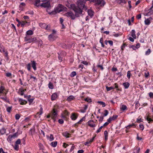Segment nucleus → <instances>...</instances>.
Segmentation results:
<instances>
[{
    "instance_id": "nucleus-20",
    "label": "nucleus",
    "mask_w": 153,
    "mask_h": 153,
    "mask_svg": "<svg viewBox=\"0 0 153 153\" xmlns=\"http://www.w3.org/2000/svg\"><path fill=\"white\" fill-rule=\"evenodd\" d=\"M31 64L32 66L34 71H36V62L33 60L31 61Z\"/></svg>"
},
{
    "instance_id": "nucleus-33",
    "label": "nucleus",
    "mask_w": 153,
    "mask_h": 153,
    "mask_svg": "<svg viewBox=\"0 0 153 153\" xmlns=\"http://www.w3.org/2000/svg\"><path fill=\"white\" fill-rule=\"evenodd\" d=\"M6 129L4 128H3L0 129V134L3 135L6 133Z\"/></svg>"
},
{
    "instance_id": "nucleus-32",
    "label": "nucleus",
    "mask_w": 153,
    "mask_h": 153,
    "mask_svg": "<svg viewBox=\"0 0 153 153\" xmlns=\"http://www.w3.org/2000/svg\"><path fill=\"white\" fill-rule=\"evenodd\" d=\"M131 36L133 37L134 39L136 38V36L135 34V31L134 30H131Z\"/></svg>"
},
{
    "instance_id": "nucleus-22",
    "label": "nucleus",
    "mask_w": 153,
    "mask_h": 153,
    "mask_svg": "<svg viewBox=\"0 0 153 153\" xmlns=\"http://www.w3.org/2000/svg\"><path fill=\"white\" fill-rule=\"evenodd\" d=\"M58 59L60 62H62V52H59L58 53Z\"/></svg>"
},
{
    "instance_id": "nucleus-3",
    "label": "nucleus",
    "mask_w": 153,
    "mask_h": 153,
    "mask_svg": "<svg viewBox=\"0 0 153 153\" xmlns=\"http://www.w3.org/2000/svg\"><path fill=\"white\" fill-rule=\"evenodd\" d=\"M85 1L83 0H79L78 1L77 6L82 9L86 10H87V7L85 5Z\"/></svg>"
},
{
    "instance_id": "nucleus-13",
    "label": "nucleus",
    "mask_w": 153,
    "mask_h": 153,
    "mask_svg": "<svg viewBox=\"0 0 153 153\" xmlns=\"http://www.w3.org/2000/svg\"><path fill=\"white\" fill-rule=\"evenodd\" d=\"M40 26L43 28H45L46 30H48L50 29L48 25L44 23H40L39 24Z\"/></svg>"
},
{
    "instance_id": "nucleus-61",
    "label": "nucleus",
    "mask_w": 153,
    "mask_h": 153,
    "mask_svg": "<svg viewBox=\"0 0 153 153\" xmlns=\"http://www.w3.org/2000/svg\"><path fill=\"white\" fill-rule=\"evenodd\" d=\"M21 141L20 139H18L15 142V144L19 145L21 143Z\"/></svg>"
},
{
    "instance_id": "nucleus-16",
    "label": "nucleus",
    "mask_w": 153,
    "mask_h": 153,
    "mask_svg": "<svg viewBox=\"0 0 153 153\" xmlns=\"http://www.w3.org/2000/svg\"><path fill=\"white\" fill-rule=\"evenodd\" d=\"M136 125L134 123H132V124L128 125V126L125 127V128H126V132L127 133L128 132L127 130L129 129L131 127L135 128L136 127Z\"/></svg>"
},
{
    "instance_id": "nucleus-59",
    "label": "nucleus",
    "mask_w": 153,
    "mask_h": 153,
    "mask_svg": "<svg viewBox=\"0 0 153 153\" xmlns=\"http://www.w3.org/2000/svg\"><path fill=\"white\" fill-rule=\"evenodd\" d=\"M19 145L15 144L14 147V149L17 151H18L19 149Z\"/></svg>"
},
{
    "instance_id": "nucleus-62",
    "label": "nucleus",
    "mask_w": 153,
    "mask_h": 153,
    "mask_svg": "<svg viewBox=\"0 0 153 153\" xmlns=\"http://www.w3.org/2000/svg\"><path fill=\"white\" fill-rule=\"evenodd\" d=\"M57 13L56 11V10L55 9L54 11H53L52 12L49 13V14L50 15H55Z\"/></svg>"
},
{
    "instance_id": "nucleus-31",
    "label": "nucleus",
    "mask_w": 153,
    "mask_h": 153,
    "mask_svg": "<svg viewBox=\"0 0 153 153\" xmlns=\"http://www.w3.org/2000/svg\"><path fill=\"white\" fill-rule=\"evenodd\" d=\"M120 109L121 111H123L125 110H127L128 109L126 105H123L120 108Z\"/></svg>"
},
{
    "instance_id": "nucleus-50",
    "label": "nucleus",
    "mask_w": 153,
    "mask_h": 153,
    "mask_svg": "<svg viewBox=\"0 0 153 153\" xmlns=\"http://www.w3.org/2000/svg\"><path fill=\"white\" fill-rule=\"evenodd\" d=\"M143 119H142L141 118H139V117L137 119L136 122H137V123H140V122H143Z\"/></svg>"
},
{
    "instance_id": "nucleus-27",
    "label": "nucleus",
    "mask_w": 153,
    "mask_h": 153,
    "mask_svg": "<svg viewBox=\"0 0 153 153\" xmlns=\"http://www.w3.org/2000/svg\"><path fill=\"white\" fill-rule=\"evenodd\" d=\"M115 1L118 4H121V3L126 4V0H115Z\"/></svg>"
},
{
    "instance_id": "nucleus-14",
    "label": "nucleus",
    "mask_w": 153,
    "mask_h": 153,
    "mask_svg": "<svg viewBox=\"0 0 153 153\" xmlns=\"http://www.w3.org/2000/svg\"><path fill=\"white\" fill-rule=\"evenodd\" d=\"M56 37L55 35L53 34V33L50 34L48 37V40L50 41H53L55 40Z\"/></svg>"
},
{
    "instance_id": "nucleus-17",
    "label": "nucleus",
    "mask_w": 153,
    "mask_h": 153,
    "mask_svg": "<svg viewBox=\"0 0 153 153\" xmlns=\"http://www.w3.org/2000/svg\"><path fill=\"white\" fill-rule=\"evenodd\" d=\"M146 16H153V10L150 8L148 10V12L146 13Z\"/></svg>"
},
{
    "instance_id": "nucleus-39",
    "label": "nucleus",
    "mask_w": 153,
    "mask_h": 153,
    "mask_svg": "<svg viewBox=\"0 0 153 153\" xmlns=\"http://www.w3.org/2000/svg\"><path fill=\"white\" fill-rule=\"evenodd\" d=\"M19 91H20L21 92L20 95L22 96H23L24 94V93L26 91V89H23L20 88L19 89Z\"/></svg>"
},
{
    "instance_id": "nucleus-10",
    "label": "nucleus",
    "mask_w": 153,
    "mask_h": 153,
    "mask_svg": "<svg viewBox=\"0 0 153 153\" xmlns=\"http://www.w3.org/2000/svg\"><path fill=\"white\" fill-rule=\"evenodd\" d=\"M88 125L91 127L94 128L96 126V124L93 120H90L87 123Z\"/></svg>"
},
{
    "instance_id": "nucleus-43",
    "label": "nucleus",
    "mask_w": 153,
    "mask_h": 153,
    "mask_svg": "<svg viewBox=\"0 0 153 153\" xmlns=\"http://www.w3.org/2000/svg\"><path fill=\"white\" fill-rule=\"evenodd\" d=\"M106 88L107 91H108L112 89H114V88L112 86L108 87L107 86H106Z\"/></svg>"
},
{
    "instance_id": "nucleus-5",
    "label": "nucleus",
    "mask_w": 153,
    "mask_h": 153,
    "mask_svg": "<svg viewBox=\"0 0 153 153\" xmlns=\"http://www.w3.org/2000/svg\"><path fill=\"white\" fill-rule=\"evenodd\" d=\"M70 114V112L67 110H65L61 114V117L64 120H67Z\"/></svg>"
},
{
    "instance_id": "nucleus-24",
    "label": "nucleus",
    "mask_w": 153,
    "mask_h": 153,
    "mask_svg": "<svg viewBox=\"0 0 153 153\" xmlns=\"http://www.w3.org/2000/svg\"><path fill=\"white\" fill-rule=\"evenodd\" d=\"M114 85L115 87L114 88V89H116V91H122V88H121L119 87L117 83H115L114 84Z\"/></svg>"
},
{
    "instance_id": "nucleus-37",
    "label": "nucleus",
    "mask_w": 153,
    "mask_h": 153,
    "mask_svg": "<svg viewBox=\"0 0 153 153\" xmlns=\"http://www.w3.org/2000/svg\"><path fill=\"white\" fill-rule=\"evenodd\" d=\"M13 139V138L11 135H10L7 138V140L10 143L12 141Z\"/></svg>"
},
{
    "instance_id": "nucleus-63",
    "label": "nucleus",
    "mask_w": 153,
    "mask_h": 153,
    "mask_svg": "<svg viewBox=\"0 0 153 153\" xmlns=\"http://www.w3.org/2000/svg\"><path fill=\"white\" fill-rule=\"evenodd\" d=\"M20 116L19 114H16L15 115V119L16 120H18L20 118Z\"/></svg>"
},
{
    "instance_id": "nucleus-25",
    "label": "nucleus",
    "mask_w": 153,
    "mask_h": 153,
    "mask_svg": "<svg viewBox=\"0 0 153 153\" xmlns=\"http://www.w3.org/2000/svg\"><path fill=\"white\" fill-rule=\"evenodd\" d=\"M88 15L91 18H92L94 15V12L91 9H89L88 10Z\"/></svg>"
},
{
    "instance_id": "nucleus-34",
    "label": "nucleus",
    "mask_w": 153,
    "mask_h": 153,
    "mask_svg": "<svg viewBox=\"0 0 153 153\" xmlns=\"http://www.w3.org/2000/svg\"><path fill=\"white\" fill-rule=\"evenodd\" d=\"M88 108V105H85L83 109H81L80 110V112L82 113H84L86 112V110Z\"/></svg>"
},
{
    "instance_id": "nucleus-36",
    "label": "nucleus",
    "mask_w": 153,
    "mask_h": 153,
    "mask_svg": "<svg viewBox=\"0 0 153 153\" xmlns=\"http://www.w3.org/2000/svg\"><path fill=\"white\" fill-rule=\"evenodd\" d=\"M26 68L28 71H30L31 68V64L30 63H29L26 65Z\"/></svg>"
},
{
    "instance_id": "nucleus-26",
    "label": "nucleus",
    "mask_w": 153,
    "mask_h": 153,
    "mask_svg": "<svg viewBox=\"0 0 153 153\" xmlns=\"http://www.w3.org/2000/svg\"><path fill=\"white\" fill-rule=\"evenodd\" d=\"M62 135L66 137V138H68L70 137V136L71 135V134L69 133L68 132L65 131L62 133Z\"/></svg>"
},
{
    "instance_id": "nucleus-64",
    "label": "nucleus",
    "mask_w": 153,
    "mask_h": 153,
    "mask_svg": "<svg viewBox=\"0 0 153 153\" xmlns=\"http://www.w3.org/2000/svg\"><path fill=\"white\" fill-rule=\"evenodd\" d=\"M139 127L140 128V129L143 131L144 129V126L143 124H140L139 125Z\"/></svg>"
},
{
    "instance_id": "nucleus-8",
    "label": "nucleus",
    "mask_w": 153,
    "mask_h": 153,
    "mask_svg": "<svg viewBox=\"0 0 153 153\" xmlns=\"http://www.w3.org/2000/svg\"><path fill=\"white\" fill-rule=\"evenodd\" d=\"M94 5L95 6H99L102 7L105 4V2L104 0H95Z\"/></svg>"
},
{
    "instance_id": "nucleus-47",
    "label": "nucleus",
    "mask_w": 153,
    "mask_h": 153,
    "mask_svg": "<svg viewBox=\"0 0 153 153\" xmlns=\"http://www.w3.org/2000/svg\"><path fill=\"white\" fill-rule=\"evenodd\" d=\"M19 135L18 132L13 134V135H11L13 138H15L18 137Z\"/></svg>"
},
{
    "instance_id": "nucleus-51",
    "label": "nucleus",
    "mask_w": 153,
    "mask_h": 153,
    "mask_svg": "<svg viewBox=\"0 0 153 153\" xmlns=\"http://www.w3.org/2000/svg\"><path fill=\"white\" fill-rule=\"evenodd\" d=\"M43 108L41 107L40 109L39 112H38L37 114H39L40 115H41L43 113Z\"/></svg>"
},
{
    "instance_id": "nucleus-48",
    "label": "nucleus",
    "mask_w": 153,
    "mask_h": 153,
    "mask_svg": "<svg viewBox=\"0 0 153 153\" xmlns=\"http://www.w3.org/2000/svg\"><path fill=\"white\" fill-rule=\"evenodd\" d=\"M76 73L75 71H73L70 74V76L71 77H74L75 76H76Z\"/></svg>"
},
{
    "instance_id": "nucleus-11",
    "label": "nucleus",
    "mask_w": 153,
    "mask_h": 153,
    "mask_svg": "<svg viewBox=\"0 0 153 153\" xmlns=\"http://www.w3.org/2000/svg\"><path fill=\"white\" fill-rule=\"evenodd\" d=\"M7 90L5 89L4 86H0V96L3 95Z\"/></svg>"
},
{
    "instance_id": "nucleus-57",
    "label": "nucleus",
    "mask_w": 153,
    "mask_h": 153,
    "mask_svg": "<svg viewBox=\"0 0 153 153\" xmlns=\"http://www.w3.org/2000/svg\"><path fill=\"white\" fill-rule=\"evenodd\" d=\"M25 14H30L31 15H33V11L31 10L28 11L25 13Z\"/></svg>"
},
{
    "instance_id": "nucleus-2",
    "label": "nucleus",
    "mask_w": 153,
    "mask_h": 153,
    "mask_svg": "<svg viewBox=\"0 0 153 153\" xmlns=\"http://www.w3.org/2000/svg\"><path fill=\"white\" fill-rule=\"evenodd\" d=\"M58 107L55 106L51 112V118L53 120L54 122L56 121V118L58 115Z\"/></svg>"
},
{
    "instance_id": "nucleus-19",
    "label": "nucleus",
    "mask_w": 153,
    "mask_h": 153,
    "mask_svg": "<svg viewBox=\"0 0 153 153\" xmlns=\"http://www.w3.org/2000/svg\"><path fill=\"white\" fill-rule=\"evenodd\" d=\"M58 96L56 92L53 93L51 96V100L53 101L55 100L57 98Z\"/></svg>"
},
{
    "instance_id": "nucleus-21",
    "label": "nucleus",
    "mask_w": 153,
    "mask_h": 153,
    "mask_svg": "<svg viewBox=\"0 0 153 153\" xmlns=\"http://www.w3.org/2000/svg\"><path fill=\"white\" fill-rule=\"evenodd\" d=\"M152 18L151 17H149V18L145 19L144 21L145 24L146 25H149L151 23L150 21L152 20Z\"/></svg>"
},
{
    "instance_id": "nucleus-23",
    "label": "nucleus",
    "mask_w": 153,
    "mask_h": 153,
    "mask_svg": "<svg viewBox=\"0 0 153 153\" xmlns=\"http://www.w3.org/2000/svg\"><path fill=\"white\" fill-rule=\"evenodd\" d=\"M7 92L8 91H6V92H5L4 93V94L3 95L4 96V98H3V100L4 102H7L8 103H9V101L7 99Z\"/></svg>"
},
{
    "instance_id": "nucleus-15",
    "label": "nucleus",
    "mask_w": 153,
    "mask_h": 153,
    "mask_svg": "<svg viewBox=\"0 0 153 153\" xmlns=\"http://www.w3.org/2000/svg\"><path fill=\"white\" fill-rule=\"evenodd\" d=\"M21 26L22 27H27L29 25L30 23L27 22V21H22L20 24Z\"/></svg>"
},
{
    "instance_id": "nucleus-12",
    "label": "nucleus",
    "mask_w": 153,
    "mask_h": 153,
    "mask_svg": "<svg viewBox=\"0 0 153 153\" xmlns=\"http://www.w3.org/2000/svg\"><path fill=\"white\" fill-rule=\"evenodd\" d=\"M41 6L44 7L48 8L50 7V3L49 1H45Z\"/></svg>"
},
{
    "instance_id": "nucleus-46",
    "label": "nucleus",
    "mask_w": 153,
    "mask_h": 153,
    "mask_svg": "<svg viewBox=\"0 0 153 153\" xmlns=\"http://www.w3.org/2000/svg\"><path fill=\"white\" fill-rule=\"evenodd\" d=\"M130 72H131L130 71H129L127 72V77L129 79H130L131 76V73Z\"/></svg>"
},
{
    "instance_id": "nucleus-38",
    "label": "nucleus",
    "mask_w": 153,
    "mask_h": 153,
    "mask_svg": "<svg viewBox=\"0 0 153 153\" xmlns=\"http://www.w3.org/2000/svg\"><path fill=\"white\" fill-rule=\"evenodd\" d=\"M57 143V141L53 142L51 143V145L52 147H55L56 146Z\"/></svg>"
},
{
    "instance_id": "nucleus-44",
    "label": "nucleus",
    "mask_w": 153,
    "mask_h": 153,
    "mask_svg": "<svg viewBox=\"0 0 153 153\" xmlns=\"http://www.w3.org/2000/svg\"><path fill=\"white\" fill-rule=\"evenodd\" d=\"M127 45L125 43H123V45H121V49L122 50V51H123L124 50V48H125L126 46Z\"/></svg>"
},
{
    "instance_id": "nucleus-54",
    "label": "nucleus",
    "mask_w": 153,
    "mask_h": 153,
    "mask_svg": "<svg viewBox=\"0 0 153 153\" xmlns=\"http://www.w3.org/2000/svg\"><path fill=\"white\" fill-rule=\"evenodd\" d=\"M151 52V51L150 49H149L147 50L145 52V55H149Z\"/></svg>"
},
{
    "instance_id": "nucleus-41",
    "label": "nucleus",
    "mask_w": 153,
    "mask_h": 153,
    "mask_svg": "<svg viewBox=\"0 0 153 153\" xmlns=\"http://www.w3.org/2000/svg\"><path fill=\"white\" fill-rule=\"evenodd\" d=\"M48 87L50 89H53V84L51 82H50L48 83Z\"/></svg>"
},
{
    "instance_id": "nucleus-28",
    "label": "nucleus",
    "mask_w": 153,
    "mask_h": 153,
    "mask_svg": "<svg viewBox=\"0 0 153 153\" xmlns=\"http://www.w3.org/2000/svg\"><path fill=\"white\" fill-rule=\"evenodd\" d=\"M33 32L32 30H29L26 32L25 37L27 36H29V35H32L33 34Z\"/></svg>"
},
{
    "instance_id": "nucleus-1",
    "label": "nucleus",
    "mask_w": 153,
    "mask_h": 153,
    "mask_svg": "<svg viewBox=\"0 0 153 153\" xmlns=\"http://www.w3.org/2000/svg\"><path fill=\"white\" fill-rule=\"evenodd\" d=\"M71 7L72 8L73 10L75 13V15L76 17H79V15L82 13V9L78 6H75L74 4L71 6Z\"/></svg>"
},
{
    "instance_id": "nucleus-60",
    "label": "nucleus",
    "mask_w": 153,
    "mask_h": 153,
    "mask_svg": "<svg viewBox=\"0 0 153 153\" xmlns=\"http://www.w3.org/2000/svg\"><path fill=\"white\" fill-rule=\"evenodd\" d=\"M103 127V126H100L97 131L96 133H98L100 132L101 131V129Z\"/></svg>"
},
{
    "instance_id": "nucleus-30",
    "label": "nucleus",
    "mask_w": 153,
    "mask_h": 153,
    "mask_svg": "<svg viewBox=\"0 0 153 153\" xmlns=\"http://www.w3.org/2000/svg\"><path fill=\"white\" fill-rule=\"evenodd\" d=\"M75 98L74 96L73 95H70L68 97L67 99V100L68 101L70 102L74 100Z\"/></svg>"
},
{
    "instance_id": "nucleus-42",
    "label": "nucleus",
    "mask_w": 153,
    "mask_h": 153,
    "mask_svg": "<svg viewBox=\"0 0 153 153\" xmlns=\"http://www.w3.org/2000/svg\"><path fill=\"white\" fill-rule=\"evenodd\" d=\"M146 119L148 122L149 123L151 122H153V119H152L151 118L149 117L148 116H147L146 117Z\"/></svg>"
},
{
    "instance_id": "nucleus-56",
    "label": "nucleus",
    "mask_w": 153,
    "mask_h": 153,
    "mask_svg": "<svg viewBox=\"0 0 153 153\" xmlns=\"http://www.w3.org/2000/svg\"><path fill=\"white\" fill-rule=\"evenodd\" d=\"M12 107H8L7 108L6 110L7 112H8L10 113L11 110L12 109Z\"/></svg>"
},
{
    "instance_id": "nucleus-35",
    "label": "nucleus",
    "mask_w": 153,
    "mask_h": 153,
    "mask_svg": "<svg viewBox=\"0 0 153 153\" xmlns=\"http://www.w3.org/2000/svg\"><path fill=\"white\" fill-rule=\"evenodd\" d=\"M108 133L107 131H105L104 132V135L105 139V141H107L108 139Z\"/></svg>"
},
{
    "instance_id": "nucleus-49",
    "label": "nucleus",
    "mask_w": 153,
    "mask_h": 153,
    "mask_svg": "<svg viewBox=\"0 0 153 153\" xmlns=\"http://www.w3.org/2000/svg\"><path fill=\"white\" fill-rule=\"evenodd\" d=\"M35 3L34 4V5L36 6H39V4H38L40 2V0H35Z\"/></svg>"
},
{
    "instance_id": "nucleus-18",
    "label": "nucleus",
    "mask_w": 153,
    "mask_h": 153,
    "mask_svg": "<svg viewBox=\"0 0 153 153\" xmlns=\"http://www.w3.org/2000/svg\"><path fill=\"white\" fill-rule=\"evenodd\" d=\"M18 101L21 105H25L27 103V102L21 98H19Z\"/></svg>"
},
{
    "instance_id": "nucleus-7",
    "label": "nucleus",
    "mask_w": 153,
    "mask_h": 153,
    "mask_svg": "<svg viewBox=\"0 0 153 153\" xmlns=\"http://www.w3.org/2000/svg\"><path fill=\"white\" fill-rule=\"evenodd\" d=\"M64 15L73 20L76 17L75 15L71 11L65 13Z\"/></svg>"
},
{
    "instance_id": "nucleus-9",
    "label": "nucleus",
    "mask_w": 153,
    "mask_h": 153,
    "mask_svg": "<svg viewBox=\"0 0 153 153\" xmlns=\"http://www.w3.org/2000/svg\"><path fill=\"white\" fill-rule=\"evenodd\" d=\"M79 116V114L77 113H72L71 114L70 118L72 120H76Z\"/></svg>"
},
{
    "instance_id": "nucleus-45",
    "label": "nucleus",
    "mask_w": 153,
    "mask_h": 153,
    "mask_svg": "<svg viewBox=\"0 0 153 153\" xmlns=\"http://www.w3.org/2000/svg\"><path fill=\"white\" fill-rule=\"evenodd\" d=\"M38 41H37V42L36 43H39V45L40 46H41L42 45V41L39 38H38Z\"/></svg>"
},
{
    "instance_id": "nucleus-6",
    "label": "nucleus",
    "mask_w": 153,
    "mask_h": 153,
    "mask_svg": "<svg viewBox=\"0 0 153 153\" xmlns=\"http://www.w3.org/2000/svg\"><path fill=\"white\" fill-rule=\"evenodd\" d=\"M57 13H59L62 11H66L67 8L61 4H59L58 6L55 8Z\"/></svg>"
},
{
    "instance_id": "nucleus-40",
    "label": "nucleus",
    "mask_w": 153,
    "mask_h": 153,
    "mask_svg": "<svg viewBox=\"0 0 153 153\" xmlns=\"http://www.w3.org/2000/svg\"><path fill=\"white\" fill-rule=\"evenodd\" d=\"M85 116L83 117L82 119H81L79 121L77 122V123H78L79 124H81L82 122L83 121H85Z\"/></svg>"
},
{
    "instance_id": "nucleus-52",
    "label": "nucleus",
    "mask_w": 153,
    "mask_h": 153,
    "mask_svg": "<svg viewBox=\"0 0 153 153\" xmlns=\"http://www.w3.org/2000/svg\"><path fill=\"white\" fill-rule=\"evenodd\" d=\"M98 103L100 104L101 105H102V107H105V103L103 102L99 101L98 102Z\"/></svg>"
},
{
    "instance_id": "nucleus-53",
    "label": "nucleus",
    "mask_w": 153,
    "mask_h": 153,
    "mask_svg": "<svg viewBox=\"0 0 153 153\" xmlns=\"http://www.w3.org/2000/svg\"><path fill=\"white\" fill-rule=\"evenodd\" d=\"M84 100L85 101H86V102H92L91 100V99L90 98L88 97L85 98L84 99Z\"/></svg>"
},
{
    "instance_id": "nucleus-58",
    "label": "nucleus",
    "mask_w": 153,
    "mask_h": 153,
    "mask_svg": "<svg viewBox=\"0 0 153 153\" xmlns=\"http://www.w3.org/2000/svg\"><path fill=\"white\" fill-rule=\"evenodd\" d=\"M39 147L40 149H43V146L41 143H39L38 144Z\"/></svg>"
},
{
    "instance_id": "nucleus-55",
    "label": "nucleus",
    "mask_w": 153,
    "mask_h": 153,
    "mask_svg": "<svg viewBox=\"0 0 153 153\" xmlns=\"http://www.w3.org/2000/svg\"><path fill=\"white\" fill-rule=\"evenodd\" d=\"M12 74L10 73H6L5 74V75L7 77L11 78Z\"/></svg>"
},
{
    "instance_id": "nucleus-29",
    "label": "nucleus",
    "mask_w": 153,
    "mask_h": 153,
    "mask_svg": "<svg viewBox=\"0 0 153 153\" xmlns=\"http://www.w3.org/2000/svg\"><path fill=\"white\" fill-rule=\"evenodd\" d=\"M125 89H127L130 85L129 83L128 82H125L123 84Z\"/></svg>"
},
{
    "instance_id": "nucleus-4",
    "label": "nucleus",
    "mask_w": 153,
    "mask_h": 153,
    "mask_svg": "<svg viewBox=\"0 0 153 153\" xmlns=\"http://www.w3.org/2000/svg\"><path fill=\"white\" fill-rule=\"evenodd\" d=\"M38 38L32 37H30L29 36H27L25 37V40L29 43L32 42L36 43L38 41Z\"/></svg>"
}]
</instances>
